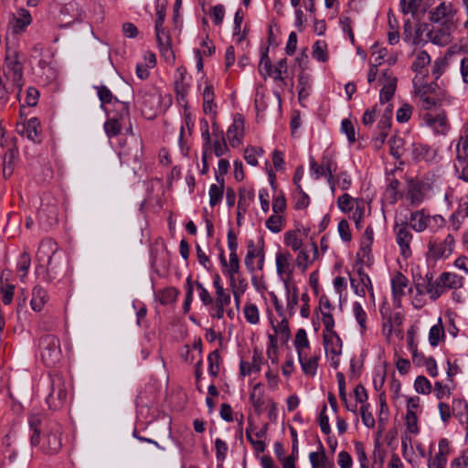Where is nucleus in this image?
<instances>
[{"mask_svg": "<svg viewBox=\"0 0 468 468\" xmlns=\"http://www.w3.org/2000/svg\"><path fill=\"white\" fill-rule=\"evenodd\" d=\"M62 427L56 421L46 425L41 450L48 454L58 452L62 447Z\"/></svg>", "mask_w": 468, "mask_h": 468, "instance_id": "9", "label": "nucleus"}, {"mask_svg": "<svg viewBox=\"0 0 468 468\" xmlns=\"http://www.w3.org/2000/svg\"><path fill=\"white\" fill-rule=\"evenodd\" d=\"M58 246L51 239H43L37 252V260L41 265L47 266V271L50 279H54L52 273H56L58 266L61 262V256L58 254Z\"/></svg>", "mask_w": 468, "mask_h": 468, "instance_id": "4", "label": "nucleus"}, {"mask_svg": "<svg viewBox=\"0 0 468 468\" xmlns=\"http://www.w3.org/2000/svg\"><path fill=\"white\" fill-rule=\"evenodd\" d=\"M4 76L7 82L16 88V97L20 100L21 91L25 84L24 66L21 54L18 50L7 48L4 63Z\"/></svg>", "mask_w": 468, "mask_h": 468, "instance_id": "1", "label": "nucleus"}, {"mask_svg": "<svg viewBox=\"0 0 468 468\" xmlns=\"http://www.w3.org/2000/svg\"><path fill=\"white\" fill-rule=\"evenodd\" d=\"M340 131L344 133L349 144H354L356 140V130L352 123V122L348 119H343L341 122Z\"/></svg>", "mask_w": 468, "mask_h": 468, "instance_id": "59", "label": "nucleus"}, {"mask_svg": "<svg viewBox=\"0 0 468 468\" xmlns=\"http://www.w3.org/2000/svg\"><path fill=\"white\" fill-rule=\"evenodd\" d=\"M313 58L319 62L328 60L327 44L323 40H317L313 45Z\"/></svg>", "mask_w": 468, "mask_h": 468, "instance_id": "46", "label": "nucleus"}, {"mask_svg": "<svg viewBox=\"0 0 468 468\" xmlns=\"http://www.w3.org/2000/svg\"><path fill=\"white\" fill-rule=\"evenodd\" d=\"M455 240L452 234L444 239L431 237L428 241V258L439 261L449 258L454 250Z\"/></svg>", "mask_w": 468, "mask_h": 468, "instance_id": "8", "label": "nucleus"}, {"mask_svg": "<svg viewBox=\"0 0 468 468\" xmlns=\"http://www.w3.org/2000/svg\"><path fill=\"white\" fill-rule=\"evenodd\" d=\"M231 303L230 293L216 294L213 303L207 307V313L213 319L221 320L224 317L225 309Z\"/></svg>", "mask_w": 468, "mask_h": 468, "instance_id": "21", "label": "nucleus"}, {"mask_svg": "<svg viewBox=\"0 0 468 468\" xmlns=\"http://www.w3.org/2000/svg\"><path fill=\"white\" fill-rule=\"evenodd\" d=\"M113 107L116 113L104 123V130L109 137L118 135L124 127L127 128V123L131 125L129 103L114 98Z\"/></svg>", "mask_w": 468, "mask_h": 468, "instance_id": "5", "label": "nucleus"}, {"mask_svg": "<svg viewBox=\"0 0 468 468\" xmlns=\"http://www.w3.org/2000/svg\"><path fill=\"white\" fill-rule=\"evenodd\" d=\"M407 222L410 229L418 233H421L426 230H429L431 233H436L446 224V220L441 215H431L424 208L412 211L410 214L409 221Z\"/></svg>", "mask_w": 468, "mask_h": 468, "instance_id": "2", "label": "nucleus"}, {"mask_svg": "<svg viewBox=\"0 0 468 468\" xmlns=\"http://www.w3.org/2000/svg\"><path fill=\"white\" fill-rule=\"evenodd\" d=\"M456 151L457 162L454 164L455 169L457 171L461 170L459 177L468 182V137L457 144Z\"/></svg>", "mask_w": 468, "mask_h": 468, "instance_id": "17", "label": "nucleus"}, {"mask_svg": "<svg viewBox=\"0 0 468 468\" xmlns=\"http://www.w3.org/2000/svg\"><path fill=\"white\" fill-rule=\"evenodd\" d=\"M322 335L325 356L330 361L331 367L336 369L340 365L343 341L336 332L322 334Z\"/></svg>", "mask_w": 468, "mask_h": 468, "instance_id": "10", "label": "nucleus"}, {"mask_svg": "<svg viewBox=\"0 0 468 468\" xmlns=\"http://www.w3.org/2000/svg\"><path fill=\"white\" fill-rule=\"evenodd\" d=\"M266 228L272 233H279L285 225V218L282 214L273 213L265 222Z\"/></svg>", "mask_w": 468, "mask_h": 468, "instance_id": "42", "label": "nucleus"}, {"mask_svg": "<svg viewBox=\"0 0 468 468\" xmlns=\"http://www.w3.org/2000/svg\"><path fill=\"white\" fill-rule=\"evenodd\" d=\"M249 399L255 411L261 413L263 410L265 403L263 399V389L261 383H257L252 387Z\"/></svg>", "mask_w": 468, "mask_h": 468, "instance_id": "37", "label": "nucleus"}, {"mask_svg": "<svg viewBox=\"0 0 468 468\" xmlns=\"http://www.w3.org/2000/svg\"><path fill=\"white\" fill-rule=\"evenodd\" d=\"M423 121L425 124L431 128L437 134H446L450 129L447 118L444 113H431L424 114Z\"/></svg>", "mask_w": 468, "mask_h": 468, "instance_id": "20", "label": "nucleus"}, {"mask_svg": "<svg viewBox=\"0 0 468 468\" xmlns=\"http://www.w3.org/2000/svg\"><path fill=\"white\" fill-rule=\"evenodd\" d=\"M284 244L292 248L293 251H298L303 245V241L299 239L296 231L289 230L284 233Z\"/></svg>", "mask_w": 468, "mask_h": 468, "instance_id": "54", "label": "nucleus"}, {"mask_svg": "<svg viewBox=\"0 0 468 468\" xmlns=\"http://www.w3.org/2000/svg\"><path fill=\"white\" fill-rule=\"evenodd\" d=\"M276 274L282 285L296 283L294 279L295 261L288 250H279L275 253Z\"/></svg>", "mask_w": 468, "mask_h": 468, "instance_id": "6", "label": "nucleus"}, {"mask_svg": "<svg viewBox=\"0 0 468 468\" xmlns=\"http://www.w3.org/2000/svg\"><path fill=\"white\" fill-rule=\"evenodd\" d=\"M456 14L457 9L451 2L442 1L429 12V19L434 24L453 27Z\"/></svg>", "mask_w": 468, "mask_h": 468, "instance_id": "12", "label": "nucleus"}, {"mask_svg": "<svg viewBox=\"0 0 468 468\" xmlns=\"http://www.w3.org/2000/svg\"><path fill=\"white\" fill-rule=\"evenodd\" d=\"M244 263L249 272H254L255 271H261L263 269L264 252L261 249H258L252 240L248 242Z\"/></svg>", "mask_w": 468, "mask_h": 468, "instance_id": "16", "label": "nucleus"}, {"mask_svg": "<svg viewBox=\"0 0 468 468\" xmlns=\"http://www.w3.org/2000/svg\"><path fill=\"white\" fill-rule=\"evenodd\" d=\"M450 454V442L448 439L442 438L439 441L438 452L432 460L428 463L429 468H445Z\"/></svg>", "mask_w": 468, "mask_h": 468, "instance_id": "22", "label": "nucleus"}, {"mask_svg": "<svg viewBox=\"0 0 468 468\" xmlns=\"http://www.w3.org/2000/svg\"><path fill=\"white\" fill-rule=\"evenodd\" d=\"M216 180L218 184H212L208 190L209 205L211 207L218 205L222 201L224 194V177L216 175Z\"/></svg>", "mask_w": 468, "mask_h": 468, "instance_id": "32", "label": "nucleus"}, {"mask_svg": "<svg viewBox=\"0 0 468 468\" xmlns=\"http://www.w3.org/2000/svg\"><path fill=\"white\" fill-rule=\"evenodd\" d=\"M286 299V314L289 317L296 314L299 303V289L296 283L283 285Z\"/></svg>", "mask_w": 468, "mask_h": 468, "instance_id": "23", "label": "nucleus"}, {"mask_svg": "<svg viewBox=\"0 0 468 468\" xmlns=\"http://www.w3.org/2000/svg\"><path fill=\"white\" fill-rule=\"evenodd\" d=\"M213 133L217 137L212 144L215 155L220 157L227 154L229 152V148L224 138L223 132L214 129Z\"/></svg>", "mask_w": 468, "mask_h": 468, "instance_id": "39", "label": "nucleus"}, {"mask_svg": "<svg viewBox=\"0 0 468 468\" xmlns=\"http://www.w3.org/2000/svg\"><path fill=\"white\" fill-rule=\"evenodd\" d=\"M439 282L445 290L459 288L463 285V277L452 272H443L439 276Z\"/></svg>", "mask_w": 468, "mask_h": 468, "instance_id": "38", "label": "nucleus"}, {"mask_svg": "<svg viewBox=\"0 0 468 468\" xmlns=\"http://www.w3.org/2000/svg\"><path fill=\"white\" fill-rule=\"evenodd\" d=\"M216 459L218 463H223L229 452V446L225 441L220 438L215 440Z\"/></svg>", "mask_w": 468, "mask_h": 468, "instance_id": "63", "label": "nucleus"}, {"mask_svg": "<svg viewBox=\"0 0 468 468\" xmlns=\"http://www.w3.org/2000/svg\"><path fill=\"white\" fill-rule=\"evenodd\" d=\"M422 0H399V8L404 15L411 14L414 16Z\"/></svg>", "mask_w": 468, "mask_h": 468, "instance_id": "57", "label": "nucleus"}, {"mask_svg": "<svg viewBox=\"0 0 468 468\" xmlns=\"http://www.w3.org/2000/svg\"><path fill=\"white\" fill-rule=\"evenodd\" d=\"M32 22V17L30 13L27 9H19L17 12V16L15 18V29L16 31H23L27 27H28Z\"/></svg>", "mask_w": 468, "mask_h": 468, "instance_id": "47", "label": "nucleus"}, {"mask_svg": "<svg viewBox=\"0 0 468 468\" xmlns=\"http://www.w3.org/2000/svg\"><path fill=\"white\" fill-rule=\"evenodd\" d=\"M320 164L327 171L328 176H333L336 173L337 163L332 151L327 149L323 153Z\"/></svg>", "mask_w": 468, "mask_h": 468, "instance_id": "41", "label": "nucleus"}, {"mask_svg": "<svg viewBox=\"0 0 468 468\" xmlns=\"http://www.w3.org/2000/svg\"><path fill=\"white\" fill-rule=\"evenodd\" d=\"M409 286V280L401 272H397L391 279V289L394 302L399 303Z\"/></svg>", "mask_w": 468, "mask_h": 468, "instance_id": "30", "label": "nucleus"}, {"mask_svg": "<svg viewBox=\"0 0 468 468\" xmlns=\"http://www.w3.org/2000/svg\"><path fill=\"white\" fill-rule=\"evenodd\" d=\"M349 280L351 288L356 295L365 297L367 292H368L372 301H375L371 280L363 267H359L356 272L349 274Z\"/></svg>", "mask_w": 468, "mask_h": 468, "instance_id": "14", "label": "nucleus"}, {"mask_svg": "<svg viewBox=\"0 0 468 468\" xmlns=\"http://www.w3.org/2000/svg\"><path fill=\"white\" fill-rule=\"evenodd\" d=\"M272 70L271 61L268 56V50L264 51L261 55L260 64H259V72L264 78L271 77Z\"/></svg>", "mask_w": 468, "mask_h": 468, "instance_id": "55", "label": "nucleus"}, {"mask_svg": "<svg viewBox=\"0 0 468 468\" xmlns=\"http://www.w3.org/2000/svg\"><path fill=\"white\" fill-rule=\"evenodd\" d=\"M444 337V330L441 324V319L439 318L438 323L432 325L429 331V343L431 346L435 347L439 345L441 338Z\"/></svg>", "mask_w": 468, "mask_h": 468, "instance_id": "44", "label": "nucleus"}, {"mask_svg": "<svg viewBox=\"0 0 468 468\" xmlns=\"http://www.w3.org/2000/svg\"><path fill=\"white\" fill-rule=\"evenodd\" d=\"M320 360L319 355H309V353L303 354L298 356L302 371L305 376L314 377L317 374L318 363Z\"/></svg>", "mask_w": 468, "mask_h": 468, "instance_id": "28", "label": "nucleus"}, {"mask_svg": "<svg viewBox=\"0 0 468 468\" xmlns=\"http://www.w3.org/2000/svg\"><path fill=\"white\" fill-rule=\"evenodd\" d=\"M179 295V291L175 287H167L162 290L159 294V302L163 305L173 303L176 301Z\"/></svg>", "mask_w": 468, "mask_h": 468, "instance_id": "49", "label": "nucleus"}, {"mask_svg": "<svg viewBox=\"0 0 468 468\" xmlns=\"http://www.w3.org/2000/svg\"><path fill=\"white\" fill-rule=\"evenodd\" d=\"M287 71V60L282 58L272 66L271 77L274 80H283V74Z\"/></svg>", "mask_w": 468, "mask_h": 468, "instance_id": "64", "label": "nucleus"}, {"mask_svg": "<svg viewBox=\"0 0 468 468\" xmlns=\"http://www.w3.org/2000/svg\"><path fill=\"white\" fill-rule=\"evenodd\" d=\"M262 363L263 361L261 353L255 350L250 361L240 359L239 375L241 377H246L253 373H259L261 369Z\"/></svg>", "mask_w": 468, "mask_h": 468, "instance_id": "25", "label": "nucleus"}, {"mask_svg": "<svg viewBox=\"0 0 468 468\" xmlns=\"http://www.w3.org/2000/svg\"><path fill=\"white\" fill-rule=\"evenodd\" d=\"M310 90V79L306 75H300L298 79V98L300 101L306 99Z\"/></svg>", "mask_w": 468, "mask_h": 468, "instance_id": "60", "label": "nucleus"}, {"mask_svg": "<svg viewBox=\"0 0 468 468\" xmlns=\"http://www.w3.org/2000/svg\"><path fill=\"white\" fill-rule=\"evenodd\" d=\"M310 165V176L314 180L319 179L322 176H324L326 179L328 178L327 171L318 164L313 156L309 158Z\"/></svg>", "mask_w": 468, "mask_h": 468, "instance_id": "56", "label": "nucleus"}, {"mask_svg": "<svg viewBox=\"0 0 468 468\" xmlns=\"http://www.w3.org/2000/svg\"><path fill=\"white\" fill-rule=\"evenodd\" d=\"M262 154L263 150L261 148L250 146L247 147L244 151V159L249 165L256 166L258 165V156H261Z\"/></svg>", "mask_w": 468, "mask_h": 468, "instance_id": "58", "label": "nucleus"}, {"mask_svg": "<svg viewBox=\"0 0 468 468\" xmlns=\"http://www.w3.org/2000/svg\"><path fill=\"white\" fill-rule=\"evenodd\" d=\"M431 61L430 55L425 51L421 50L417 54L415 60L412 63V69L416 72H420L425 66Z\"/></svg>", "mask_w": 468, "mask_h": 468, "instance_id": "61", "label": "nucleus"}, {"mask_svg": "<svg viewBox=\"0 0 468 468\" xmlns=\"http://www.w3.org/2000/svg\"><path fill=\"white\" fill-rule=\"evenodd\" d=\"M423 186L420 184H411L406 193V199L412 207H419L425 200Z\"/></svg>", "mask_w": 468, "mask_h": 468, "instance_id": "34", "label": "nucleus"}, {"mask_svg": "<svg viewBox=\"0 0 468 468\" xmlns=\"http://www.w3.org/2000/svg\"><path fill=\"white\" fill-rule=\"evenodd\" d=\"M352 314L358 324L359 332L363 335L367 330V314L358 302L352 303Z\"/></svg>", "mask_w": 468, "mask_h": 468, "instance_id": "35", "label": "nucleus"}, {"mask_svg": "<svg viewBox=\"0 0 468 468\" xmlns=\"http://www.w3.org/2000/svg\"><path fill=\"white\" fill-rule=\"evenodd\" d=\"M293 346L297 352V356L301 357L302 355L309 352L310 342L305 329L299 328L297 330L293 341Z\"/></svg>", "mask_w": 468, "mask_h": 468, "instance_id": "36", "label": "nucleus"}, {"mask_svg": "<svg viewBox=\"0 0 468 468\" xmlns=\"http://www.w3.org/2000/svg\"><path fill=\"white\" fill-rule=\"evenodd\" d=\"M203 97V111L206 114H216L217 104L214 102V90L211 84L204 81V90L202 91Z\"/></svg>", "mask_w": 468, "mask_h": 468, "instance_id": "31", "label": "nucleus"}, {"mask_svg": "<svg viewBox=\"0 0 468 468\" xmlns=\"http://www.w3.org/2000/svg\"><path fill=\"white\" fill-rule=\"evenodd\" d=\"M384 82L379 93L380 104L391 101L397 88V78L388 71L383 73Z\"/></svg>", "mask_w": 468, "mask_h": 468, "instance_id": "24", "label": "nucleus"}, {"mask_svg": "<svg viewBox=\"0 0 468 468\" xmlns=\"http://www.w3.org/2000/svg\"><path fill=\"white\" fill-rule=\"evenodd\" d=\"M356 204H358V202L346 193L340 196L337 199V206L344 213L353 211Z\"/></svg>", "mask_w": 468, "mask_h": 468, "instance_id": "52", "label": "nucleus"}, {"mask_svg": "<svg viewBox=\"0 0 468 468\" xmlns=\"http://www.w3.org/2000/svg\"><path fill=\"white\" fill-rule=\"evenodd\" d=\"M222 273L228 278L231 292L247 290L248 282L245 278L238 276L239 272L222 271Z\"/></svg>", "mask_w": 468, "mask_h": 468, "instance_id": "40", "label": "nucleus"}, {"mask_svg": "<svg viewBox=\"0 0 468 468\" xmlns=\"http://www.w3.org/2000/svg\"><path fill=\"white\" fill-rule=\"evenodd\" d=\"M48 294L41 286H35L32 291L30 306L35 312H40L48 302Z\"/></svg>", "mask_w": 468, "mask_h": 468, "instance_id": "33", "label": "nucleus"}, {"mask_svg": "<svg viewBox=\"0 0 468 468\" xmlns=\"http://www.w3.org/2000/svg\"><path fill=\"white\" fill-rule=\"evenodd\" d=\"M119 156L124 163L140 164L143 156V141L133 133L131 125L126 128V133L121 135Z\"/></svg>", "mask_w": 468, "mask_h": 468, "instance_id": "3", "label": "nucleus"}, {"mask_svg": "<svg viewBox=\"0 0 468 468\" xmlns=\"http://www.w3.org/2000/svg\"><path fill=\"white\" fill-rule=\"evenodd\" d=\"M244 317L250 324H258L260 323V311L256 304L247 303L244 305Z\"/></svg>", "mask_w": 468, "mask_h": 468, "instance_id": "50", "label": "nucleus"}, {"mask_svg": "<svg viewBox=\"0 0 468 468\" xmlns=\"http://www.w3.org/2000/svg\"><path fill=\"white\" fill-rule=\"evenodd\" d=\"M245 135V119L239 114L236 113L233 116V122L227 130V138L231 147L236 148L243 144Z\"/></svg>", "mask_w": 468, "mask_h": 468, "instance_id": "15", "label": "nucleus"}, {"mask_svg": "<svg viewBox=\"0 0 468 468\" xmlns=\"http://www.w3.org/2000/svg\"><path fill=\"white\" fill-rule=\"evenodd\" d=\"M374 240V231L371 227H367L361 238L360 250L363 257H368L371 252V247Z\"/></svg>", "mask_w": 468, "mask_h": 468, "instance_id": "43", "label": "nucleus"}, {"mask_svg": "<svg viewBox=\"0 0 468 468\" xmlns=\"http://www.w3.org/2000/svg\"><path fill=\"white\" fill-rule=\"evenodd\" d=\"M452 26L433 28L428 33V38L434 45L440 47L447 46L452 41Z\"/></svg>", "mask_w": 468, "mask_h": 468, "instance_id": "26", "label": "nucleus"}, {"mask_svg": "<svg viewBox=\"0 0 468 468\" xmlns=\"http://www.w3.org/2000/svg\"><path fill=\"white\" fill-rule=\"evenodd\" d=\"M41 359L48 367L54 366L60 358L59 339L53 335H45L38 340Z\"/></svg>", "mask_w": 468, "mask_h": 468, "instance_id": "7", "label": "nucleus"}, {"mask_svg": "<svg viewBox=\"0 0 468 468\" xmlns=\"http://www.w3.org/2000/svg\"><path fill=\"white\" fill-rule=\"evenodd\" d=\"M414 388L417 393L430 394L431 391V384L424 376H418L414 381Z\"/></svg>", "mask_w": 468, "mask_h": 468, "instance_id": "62", "label": "nucleus"}, {"mask_svg": "<svg viewBox=\"0 0 468 468\" xmlns=\"http://www.w3.org/2000/svg\"><path fill=\"white\" fill-rule=\"evenodd\" d=\"M18 132L34 143L40 142V123L37 118L27 120Z\"/></svg>", "mask_w": 468, "mask_h": 468, "instance_id": "29", "label": "nucleus"}, {"mask_svg": "<svg viewBox=\"0 0 468 468\" xmlns=\"http://www.w3.org/2000/svg\"><path fill=\"white\" fill-rule=\"evenodd\" d=\"M43 420V414L40 411H32L28 415V425L31 431L30 443L32 446L39 445L41 423Z\"/></svg>", "mask_w": 468, "mask_h": 468, "instance_id": "27", "label": "nucleus"}, {"mask_svg": "<svg viewBox=\"0 0 468 468\" xmlns=\"http://www.w3.org/2000/svg\"><path fill=\"white\" fill-rule=\"evenodd\" d=\"M208 374L216 378L219 374L220 354L218 350L211 352L207 356Z\"/></svg>", "mask_w": 468, "mask_h": 468, "instance_id": "51", "label": "nucleus"}, {"mask_svg": "<svg viewBox=\"0 0 468 468\" xmlns=\"http://www.w3.org/2000/svg\"><path fill=\"white\" fill-rule=\"evenodd\" d=\"M388 144L390 148V154L396 159L401 157L404 151V140L399 136L394 135L389 139Z\"/></svg>", "mask_w": 468, "mask_h": 468, "instance_id": "53", "label": "nucleus"}, {"mask_svg": "<svg viewBox=\"0 0 468 468\" xmlns=\"http://www.w3.org/2000/svg\"><path fill=\"white\" fill-rule=\"evenodd\" d=\"M68 397V388L65 381L59 376L51 378V388L46 401L48 408L57 410L65 404Z\"/></svg>", "mask_w": 468, "mask_h": 468, "instance_id": "11", "label": "nucleus"}, {"mask_svg": "<svg viewBox=\"0 0 468 468\" xmlns=\"http://www.w3.org/2000/svg\"><path fill=\"white\" fill-rule=\"evenodd\" d=\"M194 125H195V120H194L191 112H189V110L187 108H185L184 122L181 125L180 134H179V138H178V143H179V145L181 148L183 147V138H184L185 130L186 129L188 131V133H191Z\"/></svg>", "mask_w": 468, "mask_h": 468, "instance_id": "48", "label": "nucleus"}, {"mask_svg": "<svg viewBox=\"0 0 468 468\" xmlns=\"http://www.w3.org/2000/svg\"><path fill=\"white\" fill-rule=\"evenodd\" d=\"M411 155L412 158L417 162H438V154L436 149L421 143H413L411 144Z\"/></svg>", "mask_w": 468, "mask_h": 468, "instance_id": "18", "label": "nucleus"}, {"mask_svg": "<svg viewBox=\"0 0 468 468\" xmlns=\"http://www.w3.org/2000/svg\"><path fill=\"white\" fill-rule=\"evenodd\" d=\"M3 153L1 154L3 160V176L8 178L14 172L15 162L18 157V149L14 144H7L2 146Z\"/></svg>", "mask_w": 468, "mask_h": 468, "instance_id": "19", "label": "nucleus"}, {"mask_svg": "<svg viewBox=\"0 0 468 468\" xmlns=\"http://www.w3.org/2000/svg\"><path fill=\"white\" fill-rule=\"evenodd\" d=\"M319 450L320 451L312 452L309 453V461L311 465L315 463L317 466H321L322 468H328V465H331L332 463L328 462L322 444L319 445Z\"/></svg>", "mask_w": 468, "mask_h": 468, "instance_id": "45", "label": "nucleus"}, {"mask_svg": "<svg viewBox=\"0 0 468 468\" xmlns=\"http://www.w3.org/2000/svg\"><path fill=\"white\" fill-rule=\"evenodd\" d=\"M393 231L395 233L396 242L399 248L400 254L404 259H409L412 255L410 248L413 239V234L407 221L394 224Z\"/></svg>", "mask_w": 468, "mask_h": 468, "instance_id": "13", "label": "nucleus"}]
</instances>
